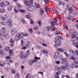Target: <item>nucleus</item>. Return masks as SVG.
I'll list each match as a JSON object with an SVG mask.
<instances>
[{
	"label": "nucleus",
	"instance_id": "56",
	"mask_svg": "<svg viewBox=\"0 0 78 78\" xmlns=\"http://www.w3.org/2000/svg\"><path fill=\"white\" fill-rule=\"evenodd\" d=\"M37 23L40 26H41V21H39L37 22Z\"/></svg>",
	"mask_w": 78,
	"mask_h": 78
},
{
	"label": "nucleus",
	"instance_id": "8",
	"mask_svg": "<svg viewBox=\"0 0 78 78\" xmlns=\"http://www.w3.org/2000/svg\"><path fill=\"white\" fill-rule=\"evenodd\" d=\"M17 33V30L16 29H13L11 31V33L12 36H15L16 34Z\"/></svg>",
	"mask_w": 78,
	"mask_h": 78
},
{
	"label": "nucleus",
	"instance_id": "50",
	"mask_svg": "<svg viewBox=\"0 0 78 78\" xmlns=\"http://www.w3.org/2000/svg\"><path fill=\"white\" fill-rule=\"evenodd\" d=\"M62 61H63V62H65L67 61V58H62Z\"/></svg>",
	"mask_w": 78,
	"mask_h": 78
},
{
	"label": "nucleus",
	"instance_id": "26",
	"mask_svg": "<svg viewBox=\"0 0 78 78\" xmlns=\"http://www.w3.org/2000/svg\"><path fill=\"white\" fill-rule=\"evenodd\" d=\"M60 72H59V71H58V72H57L56 73L55 76H58V75H59L61 74V73H60Z\"/></svg>",
	"mask_w": 78,
	"mask_h": 78
},
{
	"label": "nucleus",
	"instance_id": "36",
	"mask_svg": "<svg viewBox=\"0 0 78 78\" xmlns=\"http://www.w3.org/2000/svg\"><path fill=\"white\" fill-rule=\"evenodd\" d=\"M9 47L6 46L5 47V50H6V51H9Z\"/></svg>",
	"mask_w": 78,
	"mask_h": 78
},
{
	"label": "nucleus",
	"instance_id": "61",
	"mask_svg": "<svg viewBox=\"0 0 78 78\" xmlns=\"http://www.w3.org/2000/svg\"><path fill=\"white\" fill-rule=\"evenodd\" d=\"M69 9V5H67L66 7L65 8V9L66 10H67Z\"/></svg>",
	"mask_w": 78,
	"mask_h": 78
},
{
	"label": "nucleus",
	"instance_id": "44",
	"mask_svg": "<svg viewBox=\"0 0 78 78\" xmlns=\"http://www.w3.org/2000/svg\"><path fill=\"white\" fill-rule=\"evenodd\" d=\"M74 64H78V61H75L73 62Z\"/></svg>",
	"mask_w": 78,
	"mask_h": 78
},
{
	"label": "nucleus",
	"instance_id": "41",
	"mask_svg": "<svg viewBox=\"0 0 78 78\" xmlns=\"http://www.w3.org/2000/svg\"><path fill=\"white\" fill-rule=\"evenodd\" d=\"M27 47L25 46H23L21 48V49H22V50H26V49H27Z\"/></svg>",
	"mask_w": 78,
	"mask_h": 78
},
{
	"label": "nucleus",
	"instance_id": "27",
	"mask_svg": "<svg viewBox=\"0 0 78 78\" xmlns=\"http://www.w3.org/2000/svg\"><path fill=\"white\" fill-rule=\"evenodd\" d=\"M59 33V31L57 30V31H55V36H57L58 34Z\"/></svg>",
	"mask_w": 78,
	"mask_h": 78
},
{
	"label": "nucleus",
	"instance_id": "64",
	"mask_svg": "<svg viewBox=\"0 0 78 78\" xmlns=\"http://www.w3.org/2000/svg\"><path fill=\"white\" fill-rule=\"evenodd\" d=\"M46 31H49V30H50V28H49V27H47L46 28Z\"/></svg>",
	"mask_w": 78,
	"mask_h": 78
},
{
	"label": "nucleus",
	"instance_id": "10",
	"mask_svg": "<svg viewBox=\"0 0 78 78\" xmlns=\"http://www.w3.org/2000/svg\"><path fill=\"white\" fill-rule=\"evenodd\" d=\"M59 52H57L55 53L54 57L55 59H56V58H58L59 57Z\"/></svg>",
	"mask_w": 78,
	"mask_h": 78
},
{
	"label": "nucleus",
	"instance_id": "48",
	"mask_svg": "<svg viewBox=\"0 0 78 78\" xmlns=\"http://www.w3.org/2000/svg\"><path fill=\"white\" fill-rule=\"evenodd\" d=\"M21 21L24 24H25V20H24V19H22L21 20Z\"/></svg>",
	"mask_w": 78,
	"mask_h": 78
},
{
	"label": "nucleus",
	"instance_id": "32",
	"mask_svg": "<svg viewBox=\"0 0 78 78\" xmlns=\"http://www.w3.org/2000/svg\"><path fill=\"white\" fill-rule=\"evenodd\" d=\"M19 11L20 12H23V13H24V12H25V11L24 10H23L22 9H20Z\"/></svg>",
	"mask_w": 78,
	"mask_h": 78
},
{
	"label": "nucleus",
	"instance_id": "30",
	"mask_svg": "<svg viewBox=\"0 0 78 78\" xmlns=\"http://www.w3.org/2000/svg\"><path fill=\"white\" fill-rule=\"evenodd\" d=\"M75 67V65L73 64H71L70 65V67L71 69Z\"/></svg>",
	"mask_w": 78,
	"mask_h": 78
},
{
	"label": "nucleus",
	"instance_id": "52",
	"mask_svg": "<svg viewBox=\"0 0 78 78\" xmlns=\"http://www.w3.org/2000/svg\"><path fill=\"white\" fill-rule=\"evenodd\" d=\"M44 2L45 3H48V2L49 1L48 0H43Z\"/></svg>",
	"mask_w": 78,
	"mask_h": 78
},
{
	"label": "nucleus",
	"instance_id": "63",
	"mask_svg": "<svg viewBox=\"0 0 78 78\" xmlns=\"http://www.w3.org/2000/svg\"><path fill=\"white\" fill-rule=\"evenodd\" d=\"M21 69H22V71H23V69H24V67H25V66H22L21 67Z\"/></svg>",
	"mask_w": 78,
	"mask_h": 78
},
{
	"label": "nucleus",
	"instance_id": "3",
	"mask_svg": "<svg viewBox=\"0 0 78 78\" xmlns=\"http://www.w3.org/2000/svg\"><path fill=\"white\" fill-rule=\"evenodd\" d=\"M40 57H35L34 58V59L33 60H31L29 61V64L30 66H31L32 64H33V63H35V62H37L38 61V59H40Z\"/></svg>",
	"mask_w": 78,
	"mask_h": 78
},
{
	"label": "nucleus",
	"instance_id": "28",
	"mask_svg": "<svg viewBox=\"0 0 78 78\" xmlns=\"http://www.w3.org/2000/svg\"><path fill=\"white\" fill-rule=\"evenodd\" d=\"M12 8V6H10L8 7L7 10L9 11H11Z\"/></svg>",
	"mask_w": 78,
	"mask_h": 78
},
{
	"label": "nucleus",
	"instance_id": "49",
	"mask_svg": "<svg viewBox=\"0 0 78 78\" xmlns=\"http://www.w3.org/2000/svg\"><path fill=\"white\" fill-rule=\"evenodd\" d=\"M29 30L30 33H33V30L32 29H30Z\"/></svg>",
	"mask_w": 78,
	"mask_h": 78
},
{
	"label": "nucleus",
	"instance_id": "34",
	"mask_svg": "<svg viewBox=\"0 0 78 78\" xmlns=\"http://www.w3.org/2000/svg\"><path fill=\"white\" fill-rule=\"evenodd\" d=\"M55 63H56V64L59 65L60 64V63H61V62H60V61L59 60L58 61H55Z\"/></svg>",
	"mask_w": 78,
	"mask_h": 78
},
{
	"label": "nucleus",
	"instance_id": "5",
	"mask_svg": "<svg viewBox=\"0 0 78 78\" xmlns=\"http://www.w3.org/2000/svg\"><path fill=\"white\" fill-rule=\"evenodd\" d=\"M55 41V44H57L56 45H55V47L56 48L61 46V44H60V41H59L58 39H56V37Z\"/></svg>",
	"mask_w": 78,
	"mask_h": 78
},
{
	"label": "nucleus",
	"instance_id": "42",
	"mask_svg": "<svg viewBox=\"0 0 78 78\" xmlns=\"http://www.w3.org/2000/svg\"><path fill=\"white\" fill-rule=\"evenodd\" d=\"M64 28H65L66 30H69V28H68V27H67V26H63Z\"/></svg>",
	"mask_w": 78,
	"mask_h": 78
},
{
	"label": "nucleus",
	"instance_id": "17",
	"mask_svg": "<svg viewBox=\"0 0 78 78\" xmlns=\"http://www.w3.org/2000/svg\"><path fill=\"white\" fill-rule=\"evenodd\" d=\"M4 4L5 6H9L10 5L9 2L7 1H4Z\"/></svg>",
	"mask_w": 78,
	"mask_h": 78
},
{
	"label": "nucleus",
	"instance_id": "40",
	"mask_svg": "<svg viewBox=\"0 0 78 78\" xmlns=\"http://www.w3.org/2000/svg\"><path fill=\"white\" fill-rule=\"evenodd\" d=\"M25 44L27 47H28V45H30V42L29 41H27L26 42Z\"/></svg>",
	"mask_w": 78,
	"mask_h": 78
},
{
	"label": "nucleus",
	"instance_id": "21",
	"mask_svg": "<svg viewBox=\"0 0 78 78\" xmlns=\"http://www.w3.org/2000/svg\"><path fill=\"white\" fill-rule=\"evenodd\" d=\"M52 10L53 11V12H56V13H59V12L55 8H52Z\"/></svg>",
	"mask_w": 78,
	"mask_h": 78
},
{
	"label": "nucleus",
	"instance_id": "45",
	"mask_svg": "<svg viewBox=\"0 0 78 78\" xmlns=\"http://www.w3.org/2000/svg\"><path fill=\"white\" fill-rule=\"evenodd\" d=\"M70 59H72V60L74 61H75V58H74V57H71Z\"/></svg>",
	"mask_w": 78,
	"mask_h": 78
},
{
	"label": "nucleus",
	"instance_id": "39",
	"mask_svg": "<svg viewBox=\"0 0 78 78\" xmlns=\"http://www.w3.org/2000/svg\"><path fill=\"white\" fill-rule=\"evenodd\" d=\"M69 13H72V11H73V10H72V8H69Z\"/></svg>",
	"mask_w": 78,
	"mask_h": 78
},
{
	"label": "nucleus",
	"instance_id": "35",
	"mask_svg": "<svg viewBox=\"0 0 78 78\" xmlns=\"http://www.w3.org/2000/svg\"><path fill=\"white\" fill-rule=\"evenodd\" d=\"M66 67V68L67 69H68V67H69V64L67 63H66L65 64V66Z\"/></svg>",
	"mask_w": 78,
	"mask_h": 78
},
{
	"label": "nucleus",
	"instance_id": "12",
	"mask_svg": "<svg viewBox=\"0 0 78 78\" xmlns=\"http://www.w3.org/2000/svg\"><path fill=\"white\" fill-rule=\"evenodd\" d=\"M9 55H11L12 56H13V55H14V53L13 52V50L12 49H11L9 51Z\"/></svg>",
	"mask_w": 78,
	"mask_h": 78
},
{
	"label": "nucleus",
	"instance_id": "14",
	"mask_svg": "<svg viewBox=\"0 0 78 78\" xmlns=\"http://www.w3.org/2000/svg\"><path fill=\"white\" fill-rule=\"evenodd\" d=\"M24 3L27 5V6H29L31 4V2L29 1H25Z\"/></svg>",
	"mask_w": 78,
	"mask_h": 78
},
{
	"label": "nucleus",
	"instance_id": "33",
	"mask_svg": "<svg viewBox=\"0 0 78 78\" xmlns=\"http://www.w3.org/2000/svg\"><path fill=\"white\" fill-rule=\"evenodd\" d=\"M5 12V9H0V12Z\"/></svg>",
	"mask_w": 78,
	"mask_h": 78
},
{
	"label": "nucleus",
	"instance_id": "19",
	"mask_svg": "<svg viewBox=\"0 0 78 78\" xmlns=\"http://www.w3.org/2000/svg\"><path fill=\"white\" fill-rule=\"evenodd\" d=\"M23 57H24L23 56V52H21L20 53V57L21 59H23Z\"/></svg>",
	"mask_w": 78,
	"mask_h": 78
},
{
	"label": "nucleus",
	"instance_id": "62",
	"mask_svg": "<svg viewBox=\"0 0 78 78\" xmlns=\"http://www.w3.org/2000/svg\"><path fill=\"white\" fill-rule=\"evenodd\" d=\"M25 17L26 18H27V19H29V18H30V16L28 15H27Z\"/></svg>",
	"mask_w": 78,
	"mask_h": 78
},
{
	"label": "nucleus",
	"instance_id": "25",
	"mask_svg": "<svg viewBox=\"0 0 78 78\" xmlns=\"http://www.w3.org/2000/svg\"><path fill=\"white\" fill-rule=\"evenodd\" d=\"M73 43L74 44V46H75V44H76V45L78 43L77 42V41L76 40H74L73 41Z\"/></svg>",
	"mask_w": 78,
	"mask_h": 78
},
{
	"label": "nucleus",
	"instance_id": "43",
	"mask_svg": "<svg viewBox=\"0 0 78 78\" xmlns=\"http://www.w3.org/2000/svg\"><path fill=\"white\" fill-rule=\"evenodd\" d=\"M44 9L45 11H48V8L47 7H44Z\"/></svg>",
	"mask_w": 78,
	"mask_h": 78
},
{
	"label": "nucleus",
	"instance_id": "20",
	"mask_svg": "<svg viewBox=\"0 0 78 78\" xmlns=\"http://www.w3.org/2000/svg\"><path fill=\"white\" fill-rule=\"evenodd\" d=\"M55 69L56 70H58V72H62L61 69L59 68L58 66H55Z\"/></svg>",
	"mask_w": 78,
	"mask_h": 78
},
{
	"label": "nucleus",
	"instance_id": "57",
	"mask_svg": "<svg viewBox=\"0 0 78 78\" xmlns=\"http://www.w3.org/2000/svg\"><path fill=\"white\" fill-rule=\"evenodd\" d=\"M74 46L76 47L78 49V43H77V44H74Z\"/></svg>",
	"mask_w": 78,
	"mask_h": 78
},
{
	"label": "nucleus",
	"instance_id": "11",
	"mask_svg": "<svg viewBox=\"0 0 78 78\" xmlns=\"http://www.w3.org/2000/svg\"><path fill=\"white\" fill-rule=\"evenodd\" d=\"M0 31L2 34H5V33L6 31V29L4 27H3L1 30Z\"/></svg>",
	"mask_w": 78,
	"mask_h": 78
},
{
	"label": "nucleus",
	"instance_id": "31",
	"mask_svg": "<svg viewBox=\"0 0 78 78\" xmlns=\"http://www.w3.org/2000/svg\"><path fill=\"white\" fill-rule=\"evenodd\" d=\"M4 5H4V2H2L1 3H0V6L1 7H3V6H4Z\"/></svg>",
	"mask_w": 78,
	"mask_h": 78
},
{
	"label": "nucleus",
	"instance_id": "4",
	"mask_svg": "<svg viewBox=\"0 0 78 78\" xmlns=\"http://www.w3.org/2000/svg\"><path fill=\"white\" fill-rule=\"evenodd\" d=\"M12 22V20L10 19H8L6 21V23H7V26L9 27H12V25L11 24Z\"/></svg>",
	"mask_w": 78,
	"mask_h": 78
},
{
	"label": "nucleus",
	"instance_id": "37",
	"mask_svg": "<svg viewBox=\"0 0 78 78\" xmlns=\"http://www.w3.org/2000/svg\"><path fill=\"white\" fill-rule=\"evenodd\" d=\"M30 78V74H27L26 75V78Z\"/></svg>",
	"mask_w": 78,
	"mask_h": 78
},
{
	"label": "nucleus",
	"instance_id": "51",
	"mask_svg": "<svg viewBox=\"0 0 78 78\" xmlns=\"http://www.w3.org/2000/svg\"><path fill=\"white\" fill-rule=\"evenodd\" d=\"M36 33L37 34H41V32L38 30H37L36 31Z\"/></svg>",
	"mask_w": 78,
	"mask_h": 78
},
{
	"label": "nucleus",
	"instance_id": "24",
	"mask_svg": "<svg viewBox=\"0 0 78 78\" xmlns=\"http://www.w3.org/2000/svg\"><path fill=\"white\" fill-rule=\"evenodd\" d=\"M9 42L12 44H14V41L13 39H11L9 41Z\"/></svg>",
	"mask_w": 78,
	"mask_h": 78
},
{
	"label": "nucleus",
	"instance_id": "6",
	"mask_svg": "<svg viewBox=\"0 0 78 78\" xmlns=\"http://www.w3.org/2000/svg\"><path fill=\"white\" fill-rule=\"evenodd\" d=\"M27 9L29 11H34L35 10V7L33 5H30L29 7L27 6Z\"/></svg>",
	"mask_w": 78,
	"mask_h": 78
},
{
	"label": "nucleus",
	"instance_id": "46",
	"mask_svg": "<svg viewBox=\"0 0 78 78\" xmlns=\"http://www.w3.org/2000/svg\"><path fill=\"white\" fill-rule=\"evenodd\" d=\"M64 54L65 55H66V56H67V57H69V55H68V54H67V52H65Z\"/></svg>",
	"mask_w": 78,
	"mask_h": 78
},
{
	"label": "nucleus",
	"instance_id": "13",
	"mask_svg": "<svg viewBox=\"0 0 78 78\" xmlns=\"http://www.w3.org/2000/svg\"><path fill=\"white\" fill-rule=\"evenodd\" d=\"M18 34V36L20 38H22V37H23L24 34L23 33L21 34Z\"/></svg>",
	"mask_w": 78,
	"mask_h": 78
},
{
	"label": "nucleus",
	"instance_id": "1",
	"mask_svg": "<svg viewBox=\"0 0 78 78\" xmlns=\"http://www.w3.org/2000/svg\"><path fill=\"white\" fill-rule=\"evenodd\" d=\"M57 22V19L55 18H54V22L53 21H51L50 22V24H51V26L50 27V28L51 29V30H52V31H55V23H56Z\"/></svg>",
	"mask_w": 78,
	"mask_h": 78
},
{
	"label": "nucleus",
	"instance_id": "54",
	"mask_svg": "<svg viewBox=\"0 0 78 78\" xmlns=\"http://www.w3.org/2000/svg\"><path fill=\"white\" fill-rule=\"evenodd\" d=\"M5 58L6 59H11V57L9 56H7Z\"/></svg>",
	"mask_w": 78,
	"mask_h": 78
},
{
	"label": "nucleus",
	"instance_id": "60",
	"mask_svg": "<svg viewBox=\"0 0 78 78\" xmlns=\"http://www.w3.org/2000/svg\"><path fill=\"white\" fill-rule=\"evenodd\" d=\"M26 53L27 55H30V52L29 51H27L26 52Z\"/></svg>",
	"mask_w": 78,
	"mask_h": 78
},
{
	"label": "nucleus",
	"instance_id": "53",
	"mask_svg": "<svg viewBox=\"0 0 78 78\" xmlns=\"http://www.w3.org/2000/svg\"><path fill=\"white\" fill-rule=\"evenodd\" d=\"M30 23L31 24H33V23H34V22H33V20H32L31 19H30Z\"/></svg>",
	"mask_w": 78,
	"mask_h": 78
},
{
	"label": "nucleus",
	"instance_id": "15",
	"mask_svg": "<svg viewBox=\"0 0 78 78\" xmlns=\"http://www.w3.org/2000/svg\"><path fill=\"white\" fill-rule=\"evenodd\" d=\"M14 39L15 41H19V39H20V38L19 36H18L17 34H16V36L14 37Z\"/></svg>",
	"mask_w": 78,
	"mask_h": 78
},
{
	"label": "nucleus",
	"instance_id": "59",
	"mask_svg": "<svg viewBox=\"0 0 78 78\" xmlns=\"http://www.w3.org/2000/svg\"><path fill=\"white\" fill-rule=\"evenodd\" d=\"M21 45H23V40H21Z\"/></svg>",
	"mask_w": 78,
	"mask_h": 78
},
{
	"label": "nucleus",
	"instance_id": "29",
	"mask_svg": "<svg viewBox=\"0 0 78 78\" xmlns=\"http://www.w3.org/2000/svg\"><path fill=\"white\" fill-rule=\"evenodd\" d=\"M40 13L41 14H44V10L42 9H41L40 10Z\"/></svg>",
	"mask_w": 78,
	"mask_h": 78
},
{
	"label": "nucleus",
	"instance_id": "23",
	"mask_svg": "<svg viewBox=\"0 0 78 78\" xmlns=\"http://www.w3.org/2000/svg\"><path fill=\"white\" fill-rule=\"evenodd\" d=\"M57 51H60V52H64V50L63 49L61 48H58L57 49Z\"/></svg>",
	"mask_w": 78,
	"mask_h": 78
},
{
	"label": "nucleus",
	"instance_id": "16",
	"mask_svg": "<svg viewBox=\"0 0 78 78\" xmlns=\"http://www.w3.org/2000/svg\"><path fill=\"white\" fill-rule=\"evenodd\" d=\"M56 39H58L60 41H62L64 39L63 37L61 36H57L56 37Z\"/></svg>",
	"mask_w": 78,
	"mask_h": 78
},
{
	"label": "nucleus",
	"instance_id": "38",
	"mask_svg": "<svg viewBox=\"0 0 78 78\" xmlns=\"http://www.w3.org/2000/svg\"><path fill=\"white\" fill-rule=\"evenodd\" d=\"M42 52H43V53H44L47 54L48 53V52L47 51L44 50V49L42 50Z\"/></svg>",
	"mask_w": 78,
	"mask_h": 78
},
{
	"label": "nucleus",
	"instance_id": "7",
	"mask_svg": "<svg viewBox=\"0 0 78 78\" xmlns=\"http://www.w3.org/2000/svg\"><path fill=\"white\" fill-rule=\"evenodd\" d=\"M69 52L70 53H72L73 54V55L74 56H76V55H77L78 56V50H76L73 51L72 49H70L69 50Z\"/></svg>",
	"mask_w": 78,
	"mask_h": 78
},
{
	"label": "nucleus",
	"instance_id": "47",
	"mask_svg": "<svg viewBox=\"0 0 78 78\" xmlns=\"http://www.w3.org/2000/svg\"><path fill=\"white\" fill-rule=\"evenodd\" d=\"M6 62H7V64H8V66H9V65H10V62L9 61L6 60Z\"/></svg>",
	"mask_w": 78,
	"mask_h": 78
},
{
	"label": "nucleus",
	"instance_id": "55",
	"mask_svg": "<svg viewBox=\"0 0 78 78\" xmlns=\"http://www.w3.org/2000/svg\"><path fill=\"white\" fill-rule=\"evenodd\" d=\"M39 29V27H34V30H38Z\"/></svg>",
	"mask_w": 78,
	"mask_h": 78
},
{
	"label": "nucleus",
	"instance_id": "18",
	"mask_svg": "<svg viewBox=\"0 0 78 78\" xmlns=\"http://www.w3.org/2000/svg\"><path fill=\"white\" fill-rule=\"evenodd\" d=\"M70 20H71V17L70 16L66 17V20L67 22H69Z\"/></svg>",
	"mask_w": 78,
	"mask_h": 78
},
{
	"label": "nucleus",
	"instance_id": "22",
	"mask_svg": "<svg viewBox=\"0 0 78 78\" xmlns=\"http://www.w3.org/2000/svg\"><path fill=\"white\" fill-rule=\"evenodd\" d=\"M61 69H62L63 70H67L66 68L64 66H60Z\"/></svg>",
	"mask_w": 78,
	"mask_h": 78
},
{
	"label": "nucleus",
	"instance_id": "2",
	"mask_svg": "<svg viewBox=\"0 0 78 78\" xmlns=\"http://www.w3.org/2000/svg\"><path fill=\"white\" fill-rule=\"evenodd\" d=\"M69 34L71 36V38H72V39H74L76 37V31L74 30H73L70 32Z\"/></svg>",
	"mask_w": 78,
	"mask_h": 78
},
{
	"label": "nucleus",
	"instance_id": "58",
	"mask_svg": "<svg viewBox=\"0 0 78 78\" xmlns=\"http://www.w3.org/2000/svg\"><path fill=\"white\" fill-rule=\"evenodd\" d=\"M24 37H28V34H25L24 35Z\"/></svg>",
	"mask_w": 78,
	"mask_h": 78
},
{
	"label": "nucleus",
	"instance_id": "9",
	"mask_svg": "<svg viewBox=\"0 0 78 78\" xmlns=\"http://www.w3.org/2000/svg\"><path fill=\"white\" fill-rule=\"evenodd\" d=\"M3 36L4 37H6L7 38L8 37H9V35L8 34H3V36H2L1 37H0V40L1 41H3V40H4V38L3 37Z\"/></svg>",
	"mask_w": 78,
	"mask_h": 78
}]
</instances>
